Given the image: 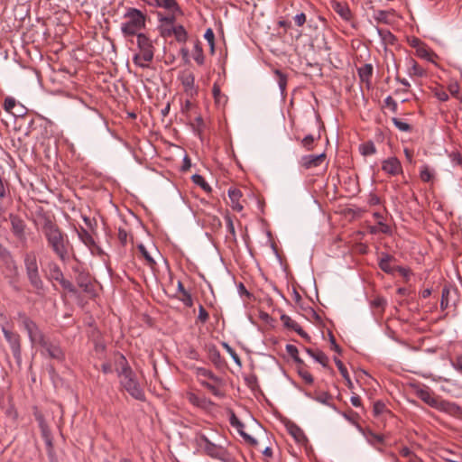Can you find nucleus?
Listing matches in <instances>:
<instances>
[{
	"label": "nucleus",
	"mask_w": 462,
	"mask_h": 462,
	"mask_svg": "<svg viewBox=\"0 0 462 462\" xmlns=\"http://www.w3.org/2000/svg\"><path fill=\"white\" fill-rule=\"evenodd\" d=\"M42 230L48 247L61 262H67L69 257V251L72 249L67 234L50 217H44Z\"/></svg>",
	"instance_id": "nucleus-1"
},
{
	"label": "nucleus",
	"mask_w": 462,
	"mask_h": 462,
	"mask_svg": "<svg viewBox=\"0 0 462 462\" xmlns=\"http://www.w3.org/2000/svg\"><path fill=\"white\" fill-rule=\"evenodd\" d=\"M217 438L219 439L217 432L211 431L210 435H207L203 431H198L195 433L194 441L205 455L215 459L226 461L229 454L226 448L217 441Z\"/></svg>",
	"instance_id": "nucleus-2"
},
{
	"label": "nucleus",
	"mask_w": 462,
	"mask_h": 462,
	"mask_svg": "<svg viewBox=\"0 0 462 462\" xmlns=\"http://www.w3.org/2000/svg\"><path fill=\"white\" fill-rule=\"evenodd\" d=\"M415 395L429 406L448 414L456 415L461 411L454 402L444 401L436 396L426 385H412Z\"/></svg>",
	"instance_id": "nucleus-3"
},
{
	"label": "nucleus",
	"mask_w": 462,
	"mask_h": 462,
	"mask_svg": "<svg viewBox=\"0 0 462 462\" xmlns=\"http://www.w3.org/2000/svg\"><path fill=\"white\" fill-rule=\"evenodd\" d=\"M124 18L126 21L122 23L121 31L125 36H137L139 31L145 28L146 15L137 8H127Z\"/></svg>",
	"instance_id": "nucleus-4"
},
{
	"label": "nucleus",
	"mask_w": 462,
	"mask_h": 462,
	"mask_svg": "<svg viewBox=\"0 0 462 462\" xmlns=\"http://www.w3.org/2000/svg\"><path fill=\"white\" fill-rule=\"evenodd\" d=\"M26 277L37 295L45 292L44 282L40 275L36 254L33 252L27 253L23 259Z\"/></svg>",
	"instance_id": "nucleus-5"
},
{
	"label": "nucleus",
	"mask_w": 462,
	"mask_h": 462,
	"mask_svg": "<svg viewBox=\"0 0 462 462\" xmlns=\"http://www.w3.org/2000/svg\"><path fill=\"white\" fill-rule=\"evenodd\" d=\"M136 43L139 53L134 56V63L143 69L149 68V63L152 61L154 57L155 49L152 42L144 33H139L136 36Z\"/></svg>",
	"instance_id": "nucleus-6"
},
{
	"label": "nucleus",
	"mask_w": 462,
	"mask_h": 462,
	"mask_svg": "<svg viewBox=\"0 0 462 462\" xmlns=\"http://www.w3.org/2000/svg\"><path fill=\"white\" fill-rule=\"evenodd\" d=\"M16 319L20 327L27 332L29 339L32 344H38L40 341H42L44 337L43 333L39 328L38 325L28 317L25 312L19 311Z\"/></svg>",
	"instance_id": "nucleus-7"
},
{
	"label": "nucleus",
	"mask_w": 462,
	"mask_h": 462,
	"mask_svg": "<svg viewBox=\"0 0 462 462\" xmlns=\"http://www.w3.org/2000/svg\"><path fill=\"white\" fill-rule=\"evenodd\" d=\"M120 383L122 387L135 400H145L144 391L141 387L134 371L121 377Z\"/></svg>",
	"instance_id": "nucleus-8"
},
{
	"label": "nucleus",
	"mask_w": 462,
	"mask_h": 462,
	"mask_svg": "<svg viewBox=\"0 0 462 462\" xmlns=\"http://www.w3.org/2000/svg\"><path fill=\"white\" fill-rule=\"evenodd\" d=\"M73 271L77 273L76 275V282L82 291L88 294L89 296L95 295L94 285L91 282L90 276L88 273L81 270L79 267H74Z\"/></svg>",
	"instance_id": "nucleus-9"
},
{
	"label": "nucleus",
	"mask_w": 462,
	"mask_h": 462,
	"mask_svg": "<svg viewBox=\"0 0 462 462\" xmlns=\"http://www.w3.org/2000/svg\"><path fill=\"white\" fill-rule=\"evenodd\" d=\"M326 157H327V155L325 152H322L318 155H315V154L303 155L300 159L299 164L301 168H303L305 170L317 168L324 162Z\"/></svg>",
	"instance_id": "nucleus-10"
},
{
	"label": "nucleus",
	"mask_w": 462,
	"mask_h": 462,
	"mask_svg": "<svg viewBox=\"0 0 462 462\" xmlns=\"http://www.w3.org/2000/svg\"><path fill=\"white\" fill-rule=\"evenodd\" d=\"M5 340L9 343L13 355L15 358L21 356L20 336L5 328H2Z\"/></svg>",
	"instance_id": "nucleus-11"
},
{
	"label": "nucleus",
	"mask_w": 462,
	"mask_h": 462,
	"mask_svg": "<svg viewBox=\"0 0 462 462\" xmlns=\"http://www.w3.org/2000/svg\"><path fill=\"white\" fill-rule=\"evenodd\" d=\"M149 6L163 9L166 12H180L177 0H143Z\"/></svg>",
	"instance_id": "nucleus-12"
},
{
	"label": "nucleus",
	"mask_w": 462,
	"mask_h": 462,
	"mask_svg": "<svg viewBox=\"0 0 462 462\" xmlns=\"http://www.w3.org/2000/svg\"><path fill=\"white\" fill-rule=\"evenodd\" d=\"M38 344L44 348L51 358L59 361H62L64 359V353L60 346L57 344L46 340L45 337L42 338V341H40Z\"/></svg>",
	"instance_id": "nucleus-13"
},
{
	"label": "nucleus",
	"mask_w": 462,
	"mask_h": 462,
	"mask_svg": "<svg viewBox=\"0 0 462 462\" xmlns=\"http://www.w3.org/2000/svg\"><path fill=\"white\" fill-rule=\"evenodd\" d=\"M114 365H115V370L119 378L133 372V369L129 365L128 361L126 360L125 356L120 353H116L114 356Z\"/></svg>",
	"instance_id": "nucleus-14"
},
{
	"label": "nucleus",
	"mask_w": 462,
	"mask_h": 462,
	"mask_svg": "<svg viewBox=\"0 0 462 462\" xmlns=\"http://www.w3.org/2000/svg\"><path fill=\"white\" fill-rule=\"evenodd\" d=\"M382 170L391 176H396L402 173V167L397 157H390L382 163Z\"/></svg>",
	"instance_id": "nucleus-15"
},
{
	"label": "nucleus",
	"mask_w": 462,
	"mask_h": 462,
	"mask_svg": "<svg viewBox=\"0 0 462 462\" xmlns=\"http://www.w3.org/2000/svg\"><path fill=\"white\" fill-rule=\"evenodd\" d=\"M180 79L186 94L190 97L197 95L198 88L195 86V76L192 72L185 71Z\"/></svg>",
	"instance_id": "nucleus-16"
},
{
	"label": "nucleus",
	"mask_w": 462,
	"mask_h": 462,
	"mask_svg": "<svg viewBox=\"0 0 462 462\" xmlns=\"http://www.w3.org/2000/svg\"><path fill=\"white\" fill-rule=\"evenodd\" d=\"M9 219L12 226V232L14 236L19 239L24 238L26 226L24 221L19 216L14 214H10Z\"/></svg>",
	"instance_id": "nucleus-17"
},
{
	"label": "nucleus",
	"mask_w": 462,
	"mask_h": 462,
	"mask_svg": "<svg viewBox=\"0 0 462 462\" xmlns=\"http://www.w3.org/2000/svg\"><path fill=\"white\" fill-rule=\"evenodd\" d=\"M286 429L289 434L294 439V440L300 445H306L308 443V439L304 433V431L294 422L289 421L286 424Z\"/></svg>",
	"instance_id": "nucleus-18"
},
{
	"label": "nucleus",
	"mask_w": 462,
	"mask_h": 462,
	"mask_svg": "<svg viewBox=\"0 0 462 462\" xmlns=\"http://www.w3.org/2000/svg\"><path fill=\"white\" fill-rule=\"evenodd\" d=\"M281 320L285 328L294 330L295 332L298 333V335H300L301 337L305 338L306 340H308V341L310 340V336L290 316H288L286 314H282L281 316Z\"/></svg>",
	"instance_id": "nucleus-19"
},
{
	"label": "nucleus",
	"mask_w": 462,
	"mask_h": 462,
	"mask_svg": "<svg viewBox=\"0 0 462 462\" xmlns=\"http://www.w3.org/2000/svg\"><path fill=\"white\" fill-rule=\"evenodd\" d=\"M393 261H395V258L393 255L387 253H382L378 260V265L385 273L393 274L396 270V266H392L391 264Z\"/></svg>",
	"instance_id": "nucleus-20"
},
{
	"label": "nucleus",
	"mask_w": 462,
	"mask_h": 462,
	"mask_svg": "<svg viewBox=\"0 0 462 462\" xmlns=\"http://www.w3.org/2000/svg\"><path fill=\"white\" fill-rule=\"evenodd\" d=\"M331 6L333 10L344 20L346 22L351 21L353 14L349 8V6L345 3H340L337 1H333L331 3Z\"/></svg>",
	"instance_id": "nucleus-21"
},
{
	"label": "nucleus",
	"mask_w": 462,
	"mask_h": 462,
	"mask_svg": "<svg viewBox=\"0 0 462 462\" xmlns=\"http://www.w3.org/2000/svg\"><path fill=\"white\" fill-rule=\"evenodd\" d=\"M195 374L199 377V379L206 380V378H208L210 381H212L213 383H215L216 384H223L224 383L223 379L221 377L216 375L211 370H208L207 368L196 367Z\"/></svg>",
	"instance_id": "nucleus-22"
},
{
	"label": "nucleus",
	"mask_w": 462,
	"mask_h": 462,
	"mask_svg": "<svg viewBox=\"0 0 462 462\" xmlns=\"http://www.w3.org/2000/svg\"><path fill=\"white\" fill-rule=\"evenodd\" d=\"M228 197L231 200V208L237 212L242 211L243 205L239 202V200L242 197L241 190L238 189H228Z\"/></svg>",
	"instance_id": "nucleus-23"
},
{
	"label": "nucleus",
	"mask_w": 462,
	"mask_h": 462,
	"mask_svg": "<svg viewBox=\"0 0 462 462\" xmlns=\"http://www.w3.org/2000/svg\"><path fill=\"white\" fill-rule=\"evenodd\" d=\"M305 351L310 356H311L316 362L319 363L323 367H327L328 365V357L319 349L305 348Z\"/></svg>",
	"instance_id": "nucleus-24"
},
{
	"label": "nucleus",
	"mask_w": 462,
	"mask_h": 462,
	"mask_svg": "<svg viewBox=\"0 0 462 462\" xmlns=\"http://www.w3.org/2000/svg\"><path fill=\"white\" fill-rule=\"evenodd\" d=\"M419 45H414L416 49L417 55L429 61H433V58L437 55L431 51L425 43H418Z\"/></svg>",
	"instance_id": "nucleus-25"
},
{
	"label": "nucleus",
	"mask_w": 462,
	"mask_h": 462,
	"mask_svg": "<svg viewBox=\"0 0 462 462\" xmlns=\"http://www.w3.org/2000/svg\"><path fill=\"white\" fill-rule=\"evenodd\" d=\"M182 11L180 7V12H168V14H158L159 25H175L176 15L181 14Z\"/></svg>",
	"instance_id": "nucleus-26"
},
{
	"label": "nucleus",
	"mask_w": 462,
	"mask_h": 462,
	"mask_svg": "<svg viewBox=\"0 0 462 462\" xmlns=\"http://www.w3.org/2000/svg\"><path fill=\"white\" fill-rule=\"evenodd\" d=\"M373 65L370 63H366L364 66L358 68L357 72L362 82H365L367 84L370 83L372 75H373Z\"/></svg>",
	"instance_id": "nucleus-27"
},
{
	"label": "nucleus",
	"mask_w": 462,
	"mask_h": 462,
	"mask_svg": "<svg viewBox=\"0 0 462 462\" xmlns=\"http://www.w3.org/2000/svg\"><path fill=\"white\" fill-rule=\"evenodd\" d=\"M393 13V10H378L374 13L373 17L378 23L391 24L390 15Z\"/></svg>",
	"instance_id": "nucleus-28"
},
{
	"label": "nucleus",
	"mask_w": 462,
	"mask_h": 462,
	"mask_svg": "<svg viewBox=\"0 0 462 462\" xmlns=\"http://www.w3.org/2000/svg\"><path fill=\"white\" fill-rule=\"evenodd\" d=\"M334 362L337 367L338 368L341 375L345 379L346 386L352 390L354 388V384L350 379L346 367L344 365L343 362L337 357H334Z\"/></svg>",
	"instance_id": "nucleus-29"
},
{
	"label": "nucleus",
	"mask_w": 462,
	"mask_h": 462,
	"mask_svg": "<svg viewBox=\"0 0 462 462\" xmlns=\"http://www.w3.org/2000/svg\"><path fill=\"white\" fill-rule=\"evenodd\" d=\"M199 383L203 387L207 388L215 396L219 397V398L224 397V393L219 389V386L221 384H216L212 381L208 382L207 380H204V379H199Z\"/></svg>",
	"instance_id": "nucleus-30"
},
{
	"label": "nucleus",
	"mask_w": 462,
	"mask_h": 462,
	"mask_svg": "<svg viewBox=\"0 0 462 462\" xmlns=\"http://www.w3.org/2000/svg\"><path fill=\"white\" fill-rule=\"evenodd\" d=\"M188 399L190 403L200 408H206L211 402L206 397H199L195 393H189Z\"/></svg>",
	"instance_id": "nucleus-31"
},
{
	"label": "nucleus",
	"mask_w": 462,
	"mask_h": 462,
	"mask_svg": "<svg viewBox=\"0 0 462 462\" xmlns=\"http://www.w3.org/2000/svg\"><path fill=\"white\" fill-rule=\"evenodd\" d=\"M212 94L215 99V102L217 105H224L227 101V97L226 95L221 93L220 87L217 83H215L212 88Z\"/></svg>",
	"instance_id": "nucleus-32"
},
{
	"label": "nucleus",
	"mask_w": 462,
	"mask_h": 462,
	"mask_svg": "<svg viewBox=\"0 0 462 462\" xmlns=\"http://www.w3.org/2000/svg\"><path fill=\"white\" fill-rule=\"evenodd\" d=\"M51 278L56 282H60L64 278L63 273L60 267L56 263H51L49 264Z\"/></svg>",
	"instance_id": "nucleus-33"
},
{
	"label": "nucleus",
	"mask_w": 462,
	"mask_h": 462,
	"mask_svg": "<svg viewBox=\"0 0 462 462\" xmlns=\"http://www.w3.org/2000/svg\"><path fill=\"white\" fill-rule=\"evenodd\" d=\"M172 32L176 39V41L178 42H180V43H183L187 41L188 39V33H187V31L185 30V28L179 24V25H176L175 29H172Z\"/></svg>",
	"instance_id": "nucleus-34"
},
{
	"label": "nucleus",
	"mask_w": 462,
	"mask_h": 462,
	"mask_svg": "<svg viewBox=\"0 0 462 462\" xmlns=\"http://www.w3.org/2000/svg\"><path fill=\"white\" fill-rule=\"evenodd\" d=\"M359 151L362 155L368 156L376 152V148L372 141L365 142L359 146Z\"/></svg>",
	"instance_id": "nucleus-35"
},
{
	"label": "nucleus",
	"mask_w": 462,
	"mask_h": 462,
	"mask_svg": "<svg viewBox=\"0 0 462 462\" xmlns=\"http://www.w3.org/2000/svg\"><path fill=\"white\" fill-rule=\"evenodd\" d=\"M193 59L194 60L199 64V65H202L204 64V61H205V57H204V53H203V49L200 45V43L198 42L195 43L194 45V50H193Z\"/></svg>",
	"instance_id": "nucleus-36"
},
{
	"label": "nucleus",
	"mask_w": 462,
	"mask_h": 462,
	"mask_svg": "<svg viewBox=\"0 0 462 462\" xmlns=\"http://www.w3.org/2000/svg\"><path fill=\"white\" fill-rule=\"evenodd\" d=\"M313 399L322 404H326L330 407H334L331 404V401L333 399L332 395L328 393V392H320L317 393L316 395L313 397Z\"/></svg>",
	"instance_id": "nucleus-37"
},
{
	"label": "nucleus",
	"mask_w": 462,
	"mask_h": 462,
	"mask_svg": "<svg viewBox=\"0 0 462 462\" xmlns=\"http://www.w3.org/2000/svg\"><path fill=\"white\" fill-rule=\"evenodd\" d=\"M4 109L7 112L12 114L13 116H15L16 113L14 111V109L18 106V102L15 100L13 97H6L4 101Z\"/></svg>",
	"instance_id": "nucleus-38"
},
{
	"label": "nucleus",
	"mask_w": 462,
	"mask_h": 462,
	"mask_svg": "<svg viewBox=\"0 0 462 462\" xmlns=\"http://www.w3.org/2000/svg\"><path fill=\"white\" fill-rule=\"evenodd\" d=\"M434 177L433 171L428 165H422L420 170V178L424 182H430Z\"/></svg>",
	"instance_id": "nucleus-39"
},
{
	"label": "nucleus",
	"mask_w": 462,
	"mask_h": 462,
	"mask_svg": "<svg viewBox=\"0 0 462 462\" xmlns=\"http://www.w3.org/2000/svg\"><path fill=\"white\" fill-rule=\"evenodd\" d=\"M319 139V135L317 138H315L312 134H308L301 140V145L307 151H312L315 147V142Z\"/></svg>",
	"instance_id": "nucleus-40"
},
{
	"label": "nucleus",
	"mask_w": 462,
	"mask_h": 462,
	"mask_svg": "<svg viewBox=\"0 0 462 462\" xmlns=\"http://www.w3.org/2000/svg\"><path fill=\"white\" fill-rule=\"evenodd\" d=\"M376 31L383 42L387 43H393L394 42L395 36L389 30L376 27Z\"/></svg>",
	"instance_id": "nucleus-41"
},
{
	"label": "nucleus",
	"mask_w": 462,
	"mask_h": 462,
	"mask_svg": "<svg viewBox=\"0 0 462 462\" xmlns=\"http://www.w3.org/2000/svg\"><path fill=\"white\" fill-rule=\"evenodd\" d=\"M275 75L277 77V82L281 89V92L282 94H284L287 86V76L279 69L275 70Z\"/></svg>",
	"instance_id": "nucleus-42"
},
{
	"label": "nucleus",
	"mask_w": 462,
	"mask_h": 462,
	"mask_svg": "<svg viewBox=\"0 0 462 462\" xmlns=\"http://www.w3.org/2000/svg\"><path fill=\"white\" fill-rule=\"evenodd\" d=\"M450 294V289L448 286H444L441 291L440 309L442 310L448 309L449 304L448 296Z\"/></svg>",
	"instance_id": "nucleus-43"
},
{
	"label": "nucleus",
	"mask_w": 462,
	"mask_h": 462,
	"mask_svg": "<svg viewBox=\"0 0 462 462\" xmlns=\"http://www.w3.org/2000/svg\"><path fill=\"white\" fill-rule=\"evenodd\" d=\"M193 182L199 186H200L205 191H210L211 188L205 180V179L199 174H194L191 177Z\"/></svg>",
	"instance_id": "nucleus-44"
},
{
	"label": "nucleus",
	"mask_w": 462,
	"mask_h": 462,
	"mask_svg": "<svg viewBox=\"0 0 462 462\" xmlns=\"http://www.w3.org/2000/svg\"><path fill=\"white\" fill-rule=\"evenodd\" d=\"M392 122L394 125V126L402 132L411 131V126L408 123L403 122L399 118L393 117Z\"/></svg>",
	"instance_id": "nucleus-45"
},
{
	"label": "nucleus",
	"mask_w": 462,
	"mask_h": 462,
	"mask_svg": "<svg viewBox=\"0 0 462 462\" xmlns=\"http://www.w3.org/2000/svg\"><path fill=\"white\" fill-rule=\"evenodd\" d=\"M411 66L409 68V74L411 76L422 77L425 73L424 69L415 61H411Z\"/></svg>",
	"instance_id": "nucleus-46"
},
{
	"label": "nucleus",
	"mask_w": 462,
	"mask_h": 462,
	"mask_svg": "<svg viewBox=\"0 0 462 462\" xmlns=\"http://www.w3.org/2000/svg\"><path fill=\"white\" fill-rule=\"evenodd\" d=\"M222 346L226 350V352L230 355V356L232 357L234 362L238 366H242V361H241L239 356L236 354V352L227 343H223Z\"/></svg>",
	"instance_id": "nucleus-47"
},
{
	"label": "nucleus",
	"mask_w": 462,
	"mask_h": 462,
	"mask_svg": "<svg viewBox=\"0 0 462 462\" xmlns=\"http://www.w3.org/2000/svg\"><path fill=\"white\" fill-rule=\"evenodd\" d=\"M79 239L87 245H92L94 240L91 235L84 228L78 232Z\"/></svg>",
	"instance_id": "nucleus-48"
},
{
	"label": "nucleus",
	"mask_w": 462,
	"mask_h": 462,
	"mask_svg": "<svg viewBox=\"0 0 462 462\" xmlns=\"http://www.w3.org/2000/svg\"><path fill=\"white\" fill-rule=\"evenodd\" d=\"M366 439L372 445L381 444L383 441V436L369 431L366 435Z\"/></svg>",
	"instance_id": "nucleus-49"
},
{
	"label": "nucleus",
	"mask_w": 462,
	"mask_h": 462,
	"mask_svg": "<svg viewBox=\"0 0 462 462\" xmlns=\"http://www.w3.org/2000/svg\"><path fill=\"white\" fill-rule=\"evenodd\" d=\"M229 422L232 427L237 430L238 433L240 432V430H244L245 429V424L236 416L234 412H232L229 418Z\"/></svg>",
	"instance_id": "nucleus-50"
},
{
	"label": "nucleus",
	"mask_w": 462,
	"mask_h": 462,
	"mask_svg": "<svg viewBox=\"0 0 462 462\" xmlns=\"http://www.w3.org/2000/svg\"><path fill=\"white\" fill-rule=\"evenodd\" d=\"M204 38L206 39V41L209 44L210 51L213 53L214 52V49H215V34H214V32H213V30L211 28L207 29V31H206V32L204 34Z\"/></svg>",
	"instance_id": "nucleus-51"
},
{
	"label": "nucleus",
	"mask_w": 462,
	"mask_h": 462,
	"mask_svg": "<svg viewBox=\"0 0 462 462\" xmlns=\"http://www.w3.org/2000/svg\"><path fill=\"white\" fill-rule=\"evenodd\" d=\"M287 353L297 362L302 363V360L298 356V348L294 345L288 344L286 345Z\"/></svg>",
	"instance_id": "nucleus-52"
},
{
	"label": "nucleus",
	"mask_w": 462,
	"mask_h": 462,
	"mask_svg": "<svg viewBox=\"0 0 462 462\" xmlns=\"http://www.w3.org/2000/svg\"><path fill=\"white\" fill-rule=\"evenodd\" d=\"M209 358L216 365H218L221 362L220 353L215 346L209 349Z\"/></svg>",
	"instance_id": "nucleus-53"
},
{
	"label": "nucleus",
	"mask_w": 462,
	"mask_h": 462,
	"mask_svg": "<svg viewBox=\"0 0 462 462\" xmlns=\"http://www.w3.org/2000/svg\"><path fill=\"white\" fill-rule=\"evenodd\" d=\"M176 25H159L160 33L162 37L167 38L172 36V29H175Z\"/></svg>",
	"instance_id": "nucleus-54"
},
{
	"label": "nucleus",
	"mask_w": 462,
	"mask_h": 462,
	"mask_svg": "<svg viewBox=\"0 0 462 462\" xmlns=\"http://www.w3.org/2000/svg\"><path fill=\"white\" fill-rule=\"evenodd\" d=\"M138 249L150 265L155 264V261L151 256V254H149V252L147 251V249L145 248V246L143 245H142V244L139 245Z\"/></svg>",
	"instance_id": "nucleus-55"
},
{
	"label": "nucleus",
	"mask_w": 462,
	"mask_h": 462,
	"mask_svg": "<svg viewBox=\"0 0 462 462\" xmlns=\"http://www.w3.org/2000/svg\"><path fill=\"white\" fill-rule=\"evenodd\" d=\"M59 283L64 290L68 291L69 292H70V293L77 292L76 287L69 280H66L65 278H63L62 280H60L59 282Z\"/></svg>",
	"instance_id": "nucleus-56"
},
{
	"label": "nucleus",
	"mask_w": 462,
	"mask_h": 462,
	"mask_svg": "<svg viewBox=\"0 0 462 462\" xmlns=\"http://www.w3.org/2000/svg\"><path fill=\"white\" fill-rule=\"evenodd\" d=\"M385 410H386V406L383 402L377 401L374 403L373 411H374V415L378 416V415L382 414L383 412H384Z\"/></svg>",
	"instance_id": "nucleus-57"
},
{
	"label": "nucleus",
	"mask_w": 462,
	"mask_h": 462,
	"mask_svg": "<svg viewBox=\"0 0 462 462\" xmlns=\"http://www.w3.org/2000/svg\"><path fill=\"white\" fill-rule=\"evenodd\" d=\"M239 434L247 444L251 446H256L258 444V441L254 438L247 434L245 430H240Z\"/></svg>",
	"instance_id": "nucleus-58"
},
{
	"label": "nucleus",
	"mask_w": 462,
	"mask_h": 462,
	"mask_svg": "<svg viewBox=\"0 0 462 462\" xmlns=\"http://www.w3.org/2000/svg\"><path fill=\"white\" fill-rule=\"evenodd\" d=\"M239 434L247 444L251 446H256L258 444V441L254 438L247 434L245 430H240Z\"/></svg>",
	"instance_id": "nucleus-59"
},
{
	"label": "nucleus",
	"mask_w": 462,
	"mask_h": 462,
	"mask_svg": "<svg viewBox=\"0 0 462 462\" xmlns=\"http://www.w3.org/2000/svg\"><path fill=\"white\" fill-rule=\"evenodd\" d=\"M399 452L402 457H408L409 460L419 458L408 447H402Z\"/></svg>",
	"instance_id": "nucleus-60"
},
{
	"label": "nucleus",
	"mask_w": 462,
	"mask_h": 462,
	"mask_svg": "<svg viewBox=\"0 0 462 462\" xmlns=\"http://www.w3.org/2000/svg\"><path fill=\"white\" fill-rule=\"evenodd\" d=\"M384 104L386 106H388L392 110V112H393V113L397 112L398 105H397L396 101L391 96H388L384 99Z\"/></svg>",
	"instance_id": "nucleus-61"
},
{
	"label": "nucleus",
	"mask_w": 462,
	"mask_h": 462,
	"mask_svg": "<svg viewBox=\"0 0 462 462\" xmlns=\"http://www.w3.org/2000/svg\"><path fill=\"white\" fill-rule=\"evenodd\" d=\"M208 312L206 310V309L202 305H199L198 319L200 322L205 323L208 319Z\"/></svg>",
	"instance_id": "nucleus-62"
},
{
	"label": "nucleus",
	"mask_w": 462,
	"mask_h": 462,
	"mask_svg": "<svg viewBox=\"0 0 462 462\" xmlns=\"http://www.w3.org/2000/svg\"><path fill=\"white\" fill-rule=\"evenodd\" d=\"M245 382H246V384L247 386L252 389V390H254L255 388L258 387V380H257V377L255 375H250L248 377L245 378Z\"/></svg>",
	"instance_id": "nucleus-63"
},
{
	"label": "nucleus",
	"mask_w": 462,
	"mask_h": 462,
	"mask_svg": "<svg viewBox=\"0 0 462 462\" xmlns=\"http://www.w3.org/2000/svg\"><path fill=\"white\" fill-rule=\"evenodd\" d=\"M299 374L304 380V382L308 384H311L314 381L313 376L308 371L300 370L299 372Z\"/></svg>",
	"instance_id": "nucleus-64"
}]
</instances>
